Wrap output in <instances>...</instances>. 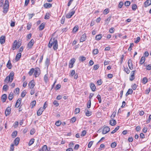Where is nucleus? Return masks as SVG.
<instances>
[{
  "instance_id": "obj_60",
  "label": "nucleus",
  "mask_w": 151,
  "mask_h": 151,
  "mask_svg": "<svg viewBox=\"0 0 151 151\" xmlns=\"http://www.w3.org/2000/svg\"><path fill=\"white\" fill-rule=\"evenodd\" d=\"M140 38L139 37H137L136 38V40L134 41V42L135 43H138L140 41Z\"/></svg>"
},
{
  "instance_id": "obj_43",
  "label": "nucleus",
  "mask_w": 151,
  "mask_h": 151,
  "mask_svg": "<svg viewBox=\"0 0 151 151\" xmlns=\"http://www.w3.org/2000/svg\"><path fill=\"white\" fill-rule=\"evenodd\" d=\"M80 111V109L79 108H76L74 111L75 114H77Z\"/></svg>"
},
{
  "instance_id": "obj_4",
  "label": "nucleus",
  "mask_w": 151,
  "mask_h": 151,
  "mask_svg": "<svg viewBox=\"0 0 151 151\" xmlns=\"http://www.w3.org/2000/svg\"><path fill=\"white\" fill-rule=\"evenodd\" d=\"M33 80L31 81L28 83L29 88L30 89H32L34 87L35 84Z\"/></svg>"
},
{
  "instance_id": "obj_34",
  "label": "nucleus",
  "mask_w": 151,
  "mask_h": 151,
  "mask_svg": "<svg viewBox=\"0 0 151 151\" xmlns=\"http://www.w3.org/2000/svg\"><path fill=\"white\" fill-rule=\"evenodd\" d=\"M119 126H117L116 127L115 129L113 130L111 132V133L113 134L115 133L117 130H118L119 129Z\"/></svg>"
},
{
  "instance_id": "obj_46",
  "label": "nucleus",
  "mask_w": 151,
  "mask_h": 151,
  "mask_svg": "<svg viewBox=\"0 0 151 151\" xmlns=\"http://www.w3.org/2000/svg\"><path fill=\"white\" fill-rule=\"evenodd\" d=\"M26 93V91L25 90H24L22 92L21 95V97L22 98L24 97L25 96Z\"/></svg>"
},
{
  "instance_id": "obj_28",
  "label": "nucleus",
  "mask_w": 151,
  "mask_h": 151,
  "mask_svg": "<svg viewBox=\"0 0 151 151\" xmlns=\"http://www.w3.org/2000/svg\"><path fill=\"white\" fill-rule=\"evenodd\" d=\"M76 61V60L75 58H73L71 59L69 63V64L70 65H73V64L75 63Z\"/></svg>"
},
{
  "instance_id": "obj_35",
  "label": "nucleus",
  "mask_w": 151,
  "mask_h": 151,
  "mask_svg": "<svg viewBox=\"0 0 151 151\" xmlns=\"http://www.w3.org/2000/svg\"><path fill=\"white\" fill-rule=\"evenodd\" d=\"M85 110L87 111L86 112V116H89L91 115V112L89 111L88 110L85 109Z\"/></svg>"
},
{
  "instance_id": "obj_18",
  "label": "nucleus",
  "mask_w": 151,
  "mask_h": 151,
  "mask_svg": "<svg viewBox=\"0 0 151 151\" xmlns=\"http://www.w3.org/2000/svg\"><path fill=\"white\" fill-rule=\"evenodd\" d=\"M44 6L46 8H50L52 6V4L50 3H46L44 5Z\"/></svg>"
},
{
  "instance_id": "obj_27",
  "label": "nucleus",
  "mask_w": 151,
  "mask_h": 151,
  "mask_svg": "<svg viewBox=\"0 0 151 151\" xmlns=\"http://www.w3.org/2000/svg\"><path fill=\"white\" fill-rule=\"evenodd\" d=\"M50 60L48 58H47L45 61V65L48 67L49 65Z\"/></svg>"
},
{
  "instance_id": "obj_17",
  "label": "nucleus",
  "mask_w": 151,
  "mask_h": 151,
  "mask_svg": "<svg viewBox=\"0 0 151 151\" xmlns=\"http://www.w3.org/2000/svg\"><path fill=\"white\" fill-rule=\"evenodd\" d=\"M21 56V53H18L16 57L15 58V60L17 61H18L19 59L20 58Z\"/></svg>"
},
{
  "instance_id": "obj_24",
  "label": "nucleus",
  "mask_w": 151,
  "mask_h": 151,
  "mask_svg": "<svg viewBox=\"0 0 151 151\" xmlns=\"http://www.w3.org/2000/svg\"><path fill=\"white\" fill-rule=\"evenodd\" d=\"M133 90L132 89H129L127 92L126 94V96H127L129 94H131L132 93Z\"/></svg>"
},
{
  "instance_id": "obj_1",
  "label": "nucleus",
  "mask_w": 151,
  "mask_h": 151,
  "mask_svg": "<svg viewBox=\"0 0 151 151\" xmlns=\"http://www.w3.org/2000/svg\"><path fill=\"white\" fill-rule=\"evenodd\" d=\"M52 45H53V48L54 50H56L58 49V41L55 38H53L52 40L50 39L48 44V47L49 48H51Z\"/></svg>"
},
{
  "instance_id": "obj_42",
  "label": "nucleus",
  "mask_w": 151,
  "mask_h": 151,
  "mask_svg": "<svg viewBox=\"0 0 151 151\" xmlns=\"http://www.w3.org/2000/svg\"><path fill=\"white\" fill-rule=\"evenodd\" d=\"M19 91V88H16L14 91V92L15 94H18Z\"/></svg>"
},
{
  "instance_id": "obj_6",
  "label": "nucleus",
  "mask_w": 151,
  "mask_h": 151,
  "mask_svg": "<svg viewBox=\"0 0 151 151\" xmlns=\"http://www.w3.org/2000/svg\"><path fill=\"white\" fill-rule=\"evenodd\" d=\"M110 128L107 126H106L104 127L102 133L103 134H105L109 131Z\"/></svg>"
},
{
  "instance_id": "obj_12",
  "label": "nucleus",
  "mask_w": 151,
  "mask_h": 151,
  "mask_svg": "<svg viewBox=\"0 0 151 151\" xmlns=\"http://www.w3.org/2000/svg\"><path fill=\"white\" fill-rule=\"evenodd\" d=\"M86 38V35L85 34L83 35L81 37L80 40V42H83L85 41Z\"/></svg>"
},
{
  "instance_id": "obj_13",
  "label": "nucleus",
  "mask_w": 151,
  "mask_h": 151,
  "mask_svg": "<svg viewBox=\"0 0 151 151\" xmlns=\"http://www.w3.org/2000/svg\"><path fill=\"white\" fill-rule=\"evenodd\" d=\"M151 4V0H147L144 3L145 6L147 7Z\"/></svg>"
},
{
  "instance_id": "obj_19",
  "label": "nucleus",
  "mask_w": 151,
  "mask_h": 151,
  "mask_svg": "<svg viewBox=\"0 0 151 151\" xmlns=\"http://www.w3.org/2000/svg\"><path fill=\"white\" fill-rule=\"evenodd\" d=\"M19 138L18 137L15 138L14 141V143L15 145H17L19 142Z\"/></svg>"
},
{
  "instance_id": "obj_8",
  "label": "nucleus",
  "mask_w": 151,
  "mask_h": 151,
  "mask_svg": "<svg viewBox=\"0 0 151 151\" xmlns=\"http://www.w3.org/2000/svg\"><path fill=\"white\" fill-rule=\"evenodd\" d=\"M21 99H19L17 101L15 105V107L17 108L18 107L20 106L21 102Z\"/></svg>"
},
{
  "instance_id": "obj_25",
  "label": "nucleus",
  "mask_w": 151,
  "mask_h": 151,
  "mask_svg": "<svg viewBox=\"0 0 151 151\" xmlns=\"http://www.w3.org/2000/svg\"><path fill=\"white\" fill-rule=\"evenodd\" d=\"M9 6H4L3 8V12L4 13H6L8 11Z\"/></svg>"
},
{
  "instance_id": "obj_23",
  "label": "nucleus",
  "mask_w": 151,
  "mask_h": 151,
  "mask_svg": "<svg viewBox=\"0 0 151 151\" xmlns=\"http://www.w3.org/2000/svg\"><path fill=\"white\" fill-rule=\"evenodd\" d=\"M16 48H17V41L16 40L14 41V44L13 45L12 50H14Z\"/></svg>"
},
{
  "instance_id": "obj_63",
  "label": "nucleus",
  "mask_w": 151,
  "mask_h": 151,
  "mask_svg": "<svg viewBox=\"0 0 151 151\" xmlns=\"http://www.w3.org/2000/svg\"><path fill=\"white\" fill-rule=\"evenodd\" d=\"M75 72L74 70H72L70 72V75L71 76H73L75 74Z\"/></svg>"
},
{
  "instance_id": "obj_56",
  "label": "nucleus",
  "mask_w": 151,
  "mask_h": 151,
  "mask_svg": "<svg viewBox=\"0 0 151 151\" xmlns=\"http://www.w3.org/2000/svg\"><path fill=\"white\" fill-rule=\"evenodd\" d=\"M123 5V2L121 1L118 5V7L119 8H121Z\"/></svg>"
},
{
  "instance_id": "obj_21",
  "label": "nucleus",
  "mask_w": 151,
  "mask_h": 151,
  "mask_svg": "<svg viewBox=\"0 0 151 151\" xmlns=\"http://www.w3.org/2000/svg\"><path fill=\"white\" fill-rule=\"evenodd\" d=\"M111 16H109L107 19L105 20V24L107 25L108 24L111 18Z\"/></svg>"
},
{
  "instance_id": "obj_49",
  "label": "nucleus",
  "mask_w": 151,
  "mask_h": 151,
  "mask_svg": "<svg viewBox=\"0 0 151 151\" xmlns=\"http://www.w3.org/2000/svg\"><path fill=\"white\" fill-rule=\"evenodd\" d=\"M8 86L7 85H5L4 86L3 88V90L6 91L8 89Z\"/></svg>"
},
{
  "instance_id": "obj_5",
  "label": "nucleus",
  "mask_w": 151,
  "mask_h": 151,
  "mask_svg": "<svg viewBox=\"0 0 151 151\" xmlns=\"http://www.w3.org/2000/svg\"><path fill=\"white\" fill-rule=\"evenodd\" d=\"M75 12V11L74 10H72L71 12H69L66 15V17L68 19L70 18L74 15Z\"/></svg>"
},
{
  "instance_id": "obj_15",
  "label": "nucleus",
  "mask_w": 151,
  "mask_h": 151,
  "mask_svg": "<svg viewBox=\"0 0 151 151\" xmlns=\"http://www.w3.org/2000/svg\"><path fill=\"white\" fill-rule=\"evenodd\" d=\"M109 123L111 126H114L116 124V123L115 120L112 119L110 120Z\"/></svg>"
},
{
  "instance_id": "obj_37",
  "label": "nucleus",
  "mask_w": 151,
  "mask_h": 151,
  "mask_svg": "<svg viewBox=\"0 0 151 151\" xmlns=\"http://www.w3.org/2000/svg\"><path fill=\"white\" fill-rule=\"evenodd\" d=\"M34 68H31L29 72L28 73V74H29V76H31L32 75L33 73L34 72Z\"/></svg>"
},
{
  "instance_id": "obj_53",
  "label": "nucleus",
  "mask_w": 151,
  "mask_h": 151,
  "mask_svg": "<svg viewBox=\"0 0 151 151\" xmlns=\"http://www.w3.org/2000/svg\"><path fill=\"white\" fill-rule=\"evenodd\" d=\"M146 69L148 70H151V65L149 64L146 66Z\"/></svg>"
},
{
  "instance_id": "obj_51",
  "label": "nucleus",
  "mask_w": 151,
  "mask_h": 151,
  "mask_svg": "<svg viewBox=\"0 0 151 151\" xmlns=\"http://www.w3.org/2000/svg\"><path fill=\"white\" fill-rule=\"evenodd\" d=\"M137 5L136 4H133L132 6V9L133 10H135L137 8Z\"/></svg>"
},
{
  "instance_id": "obj_14",
  "label": "nucleus",
  "mask_w": 151,
  "mask_h": 151,
  "mask_svg": "<svg viewBox=\"0 0 151 151\" xmlns=\"http://www.w3.org/2000/svg\"><path fill=\"white\" fill-rule=\"evenodd\" d=\"M7 99V95L6 94H4L1 97V100L3 102H5Z\"/></svg>"
},
{
  "instance_id": "obj_59",
  "label": "nucleus",
  "mask_w": 151,
  "mask_h": 151,
  "mask_svg": "<svg viewBox=\"0 0 151 151\" xmlns=\"http://www.w3.org/2000/svg\"><path fill=\"white\" fill-rule=\"evenodd\" d=\"M4 5L6 6H9V1L8 0H5Z\"/></svg>"
},
{
  "instance_id": "obj_61",
  "label": "nucleus",
  "mask_w": 151,
  "mask_h": 151,
  "mask_svg": "<svg viewBox=\"0 0 151 151\" xmlns=\"http://www.w3.org/2000/svg\"><path fill=\"white\" fill-rule=\"evenodd\" d=\"M35 15V14L34 13L32 14H28V17L29 19H31L32 17Z\"/></svg>"
},
{
  "instance_id": "obj_36",
  "label": "nucleus",
  "mask_w": 151,
  "mask_h": 151,
  "mask_svg": "<svg viewBox=\"0 0 151 151\" xmlns=\"http://www.w3.org/2000/svg\"><path fill=\"white\" fill-rule=\"evenodd\" d=\"M47 146L46 145H44L42 147V148L40 150V151H45L46 150V149H47Z\"/></svg>"
},
{
  "instance_id": "obj_41",
  "label": "nucleus",
  "mask_w": 151,
  "mask_h": 151,
  "mask_svg": "<svg viewBox=\"0 0 151 151\" xmlns=\"http://www.w3.org/2000/svg\"><path fill=\"white\" fill-rule=\"evenodd\" d=\"M36 103V101L35 100L31 102L30 104V106H32L31 108H32L35 105Z\"/></svg>"
},
{
  "instance_id": "obj_29",
  "label": "nucleus",
  "mask_w": 151,
  "mask_h": 151,
  "mask_svg": "<svg viewBox=\"0 0 151 151\" xmlns=\"http://www.w3.org/2000/svg\"><path fill=\"white\" fill-rule=\"evenodd\" d=\"M17 134V131H14L12 134L11 135L13 138L15 137L16 136Z\"/></svg>"
},
{
  "instance_id": "obj_55",
  "label": "nucleus",
  "mask_w": 151,
  "mask_h": 151,
  "mask_svg": "<svg viewBox=\"0 0 151 151\" xmlns=\"http://www.w3.org/2000/svg\"><path fill=\"white\" fill-rule=\"evenodd\" d=\"M102 81L101 79L98 80L97 82V83L98 85H101L102 84Z\"/></svg>"
},
{
  "instance_id": "obj_32",
  "label": "nucleus",
  "mask_w": 151,
  "mask_h": 151,
  "mask_svg": "<svg viewBox=\"0 0 151 151\" xmlns=\"http://www.w3.org/2000/svg\"><path fill=\"white\" fill-rule=\"evenodd\" d=\"M13 93H11L9 94L8 96V99L9 100H12L13 97Z\"/></svg>"
},
{
  "instance_id": "obj_33",
  "label": "nucleus",
  "mask_w": 151,
  "mask_h": 151,
  "mask_svg": "<svg viewBox=\"0 0 151 151\" xmlns=\"http://www.w3.org/2000/svg\"><path fill=\"white\" fill-rule=\"evenodd\" d=\"M91 100H89L87 104V107L88 108H90L91 107Z\"/></svg>"
},
{
  "instance_id": "obj_38",
  "label": "nucleus",
  "mask_w": 151,
  "mask_h": 151,
  "mask_svg": "<svg viewBox=\"0 0 151 151\" xmlns=\"http://www.w3.org/2000/svg\"><path fill=\"white\" fill-rule=\"evenodd\" d=\"M79 59L80 61H81L82 62H83V61L86 60V58L85 57L82 56L79 57Z\"/></svg>"
},
{
  "instance_id": "obj_58",
  "label": "nucleus",
  "mask_w": 151,
  "mask_h": 151,
  "mask_svg": "<svg viewBox=\"0 0 151 151\" xmlns=\"http://www.w3.org/2000/svg\"><path fill=\"white\" fill-rule=\"evenodd\" d=\"M114 29L113 27H111L109 30V32L111 33H113L114 32Z\"/></svg>"
},
{
  "instance_id": "obj_62",
  "label": "nucleus",
  "mask_w": 151,
  "mask_h": 151,
  "mask_svg": "<svg viewBox=\"0 0 151 151\" xmlns=\"http://www.w3.org/2000/svg\"><path fill=\"white\" fill-rule=\"evenodd\" d=\"M124 71L127 73L129 74L130 72V70L128 68H124Z\"/></svg>"
},
{
  "instance_id": "obj_44",
  "label": "nucleus",
  "mask_w": 151,
  "mask_h": 151,
  "mask_svg": "<svg viewBox=\"0 0 151 151\" xmlns=\"http://www.w3.org/2000/svg\"><path fill=\"white\" fill-rule=\"evenodd\" d=\"M109 12V9H105L103 12V14H107Z\"/></svg>"
},
{
  "instance_id": "obj_57",
  "label": "nucleus",
  "mask_w": 151,
  "mask_h": 151,
  "mask_svg": "<svg viewBox=\"0 0 151 151\" xmlns=\"http://www.w3.org/2000/svg\"><path fill=\"white\" fill-rule=\"evenodd\" d=\"M133 46H134L133 43H130V46L128 49V50L130 51L132 49V47Z\"/></svg>"
},
{
  "instance_id": "obj_50",
  "label": "nucleus",
  "mask_w": 151,
  "mask_h": 151,
  "mask_svg": "<svg viewBox=\"0 0 151 151\" xmlns=\"http://www.w3.org/2000/svg\"><path fill=\"white\" fill-rule=\"evenodd\" d=\"M76 118L75 117H73L70 120V122L72 123H73L76 121Z\"/></svg>"
},
{
  "instance_id": "obj_31",
  "label": "nucleus",
  "mask_w": 151,
  "mask_h": 151,
  "mask_svg": "<svg viewBox=\"0 0 151 151\" xmlns=\"http://www.w3.org/2000/svg\"><path fill=\"white\" fill-rule=\"evenodd\" d=\"M34 141L35 139H34L32 138L31 139L28 143V145L29 146L32 145L34 143Z\"/></svg>"
},
{
  "instance_id": "obj_47",
  "label": "nucleus",
  "mask_w": 151,
  "mask_h": 151,
  "mask_svg": "<svg viewBox=\"0 0 151 151\" xmlns=\"http://www.w3.org/2000/svg\"><path fill=\"white\" fill-rule=\"evenodd\" d=\"M93 141H91L90 142L88 145V147L89 148H90L91 146H92V145L93 144Z\"/></svg>"
},
{
  "instance_id": "obj_3",
  "label": "nucleus",
  "mask_w": 151,
  "mask_h": 151,
  "mask_svg": "<svg viewBox=\"0 0 151 151\" xmlns=\"http://www.w3.org/2000/svg\"><path fill=\"white\" fill-rule=\"evenodd\" d=\"M34 69V75L35 77H38L40 75V70L39 68H36Z\"/></svg>"
},
{
  "instance_id": "obj_45",
  "label": "nucleus",
  "mask_w": 151,
  "mask_h": 151,
  "mask_svg": "<svg viewBox=\"0 0 151 151\" xmlns=\"http://www.w3.org/2000/svg\"><path fill=\"white\" fill-rule=\"evenodd\" d=\"M116 146V144L115 142H112L111 145V147L112 148H114Z\"/></svg>"
},
{
  "instance_id": "obj_16",
  "label": "nucleus",
  "mask_w": 151,
  "mask_h": 151,
  "mask_svg": "<svg viewBox=\"0 0 151 151\" xmlns=\"http://www.w3.org/2000/svg\"><path fill=\"white\" fill-rule=\"evenodd\" d=\"M44 110V109L42 108H40L38 110L37 113V115L38 116L40 115L42 113Z\"/></svg>"
},
{
  "instance_id": "obj_22",
  "label": "nucleus",
  "mask_w": 151,
  "mask_h": 151,
  "mask_svg": "<svg viewBox=\"0 0 151 151\" xmlns=\"http://www.w3.org/2000/svg\"><path fill=\"white\" fill-rule=\"evenodd\" d=\"M145 58L144 56H142L139 61V63L142 65V64L145 62Z\"/></svg>"
},
{
  "instance_id": "obj_26",
  "label": "nucleus",
  "mask_w": 151,
  "mask_h": 151,
  "mask_svg": "<svg viewBox=\"0 0 151 151\" xmlns=\"http://www.w3.org/2000/svg\"><path fill=\"white\" fill-rule=\"evenodd\" d=\"M45 27V24L43 23L41 24L39 26V29L40 30H43Z\"/></svg>"
},
{
  "instance_id": "obj_48",
  "label": "nucleus",
  "mask_w": 151,
  "mask_h": 151,
  "mask_svg": "<svg viewBox=\"0 0 151 151\" xmlns=\"http://www.w3.org/2000/svg\"><path fill=\"white\" fill-rule=\"evenodd\" d=\"M147 79L145 77L143 78V79H142V83L144 84H146L147 83Z\"/></svg>"
},
{
  "instance_id": "obj_20",
  "label": "nucleus",
  "mask_w": 151,
  "mask_h": 151,
  "mask_svg": "<svg viewBox=\"0 0 151 151\" xmlns=\"http://www.w3.org/2000/svg\"><path fill=\"white\" fill-rule=\"evenodd\" d=\"M6 67L9 69H11L12 68V65L11 64V61L10 60H9L8 61V63L6 64Z\"/></svg>"
},
{
  "instance_id": "obj_52",
  "label": "nucleus",
  "mask_w": 151,
  "mask_h": 151,
  "mask_svg": "<svg viewBox=\"0 0 151 151\" xmlns=\"http://www.w3.org/2000/svg\"><path fill=\"white\" fill-rule=\"evenodd\" d=\"M130 4V1H126L124 3V5L126 6H128Z\"/></svg>"
},
{
  "instance_id": "obj_30",
  "label": "nucleus",
  "mask_w": 151,
  "mask_h": 151,
  "mask_svg": "<svg viewBox=\"0 0 151 151\" xmlns=\"http://www.w3.org/2000/svg\"><path fill=\"white\" fill-rule=\"evenodd\" d=\"M101 38V35H98L96 36L95 39L96 40H100Z\"/></svg>"
},
{
  "instance_id": "obj_39",
  "label": "nucleus",
  "mask_w": 151,
  "mask_h": 151,
  "mask_svg": "<svg viewBox=\"0 0 151 151\" xmlns=\"http://www.w3.org/2000/svg\"><path fill=\"white\" fill-rule=\"evenodd\" d=\"M78 29V26H75L73 30V32L75 33L77 31Z\"/></svg>"
},
{
  "instance_id": "obj_7",
  "label": "nucleus",
  "mask_w": 151,
  "mask_h": 151,
  "mask_svg": "<svg viewBox=\"0 0 151 151\" xmlns=\"http://www.w3.org/2000/svg\"><path fill=\"white\" fill-rule=\"evenodd\" d=\"M34 43V40L33 39H32L28 43L27 45V47L29 49L32 48Z\"/></svg>"
},
{
  "instance_id": "obj_11",
  "label": "nucleus",
  "mask_w": 151,
  "mask_h": 151,
  "mask_svg": "<svg viewBox=\"0 0 151 151\" xmlns=\"http://www.w3.org/2000/svg\"><path fill=\"white\" fill-rule=\"evenodd\" d=\"M90 87L93 91H94L96 89L94 84L93 83H91L90 85Z\"/></svg>"
},
{
  "instance_id": "obj_64",
  "label": "nucleus",
  "mask_w": 151,
  "mask_h": 151,
  "mask_svg": "<svg viewBox=\"0 0 151 151\" xmlns=\"http://www.w3.org/2000/svg\"><path fill=\"white\" fill-rule=\"evenodd\" d=\"M61 124V122L60 121H58L55 123V125L58 126H59Z\"/></svg>"
},
{
  "instance_id": "obj_9",
  "label": "nucleus",
  "mask_w": 151,
  "mask_h": 151,
  "mask_svg": "<svg viewBox=\"0 0 151 151\" xmlns=\"http://www.w3.org/2000/svg\"><path fill=\"white\" fill-rule=\"evenodd\" d=\"M11 111V108L8 107H7L6 110L5 114L6 116L9 115L10 114Z\"/></svg>"
},
{
  "instance_id": "obj_54",
  "label": "nucleus",
  "mask_w": 151,
  "mask_h": 151,
  "mask_svg": "<svg viewBox=\"0 0 151 151\" xmlns=\"http://www.w3.org/2000/svg\"><path fill=\"white\" fill-rule=\"evenodd\" d=\"M128 66L129 68V69L132 70L133 69V66L132 63H131V64L129 63L128 64Z\"/></svg>"
},
{
  "instance_id": "obj_2",
  "label": "nucleus",
  "mask_w": 151,
  "mask_h": 151,
  "mask_svg": "<svg viewBox=\"0 0 151 151\" xmlns=\"http://www.w3.org/2000/svg\"><path fill=\"white\" fill-rule=\"evenodd\" d=\"M14 73L13 71H11L9 75L7 76L5 79L4 82L6 83H11L14 77Z\"/></svg>"
},
{
  "instance_id": "obj_10",
  "label": "nucleus",
  "mask_w": 151,
  "mask_h": 151,
  "mask_svg": "<svg viewBox=\"0 0 151 151\" xmlns=\"http://www.w3.org/2000/svg\"><path fill=\"white\" fill-rule=\"evenodd\" d=\"M5 41V37L4 36H1L0 37V42L1 44L4 43Z\"/></svg>"
},
{
  "instance_id": "obj_40",
  "label": "nucleus",
  "mask_w": 151,
  "mask_h": 151,
  "mask_svg": "<svg viewBox=\"0 0 151 151\" xmlns=\"http://www.w3.org/2000/svg\"><path fill=\"white\" fill-rule=\"evenodd\" d=\"M99 52V50L97 49H94L93 51V53L94 55H96Z\"/></svg>"
}]
</instances>
